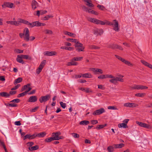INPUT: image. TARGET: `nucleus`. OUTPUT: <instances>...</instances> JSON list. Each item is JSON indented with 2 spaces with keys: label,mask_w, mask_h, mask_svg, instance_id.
<instances>
[{
  "label": "nucleus",
  "mask_w": 152,
  "mask_h": 152,
  "mask_svg": "<svg viewBox=\"0 0 152 152\" xmlns=\"http://www.w3.org/2000/svg\"><path fill=\"white\" fill-rule=\"evenodd\" d=\"M124 106L126 107H136V105L132 103H126L124 104Z\"/></svg>",
  "instance_id": "nucleus-14"
},
{
  "label": "nucleus",
  "mask_w": 152,
  "mask_h": 152,
  "mask_svg": "<svg viewBox=\"0 0 152 152\" xmlns=\"http://www.w3.org/2000/svg\"><path fill=\"white\" fill-rule=\"evenodd\" d=\"M113 21L114 22V28L113 29L115 31H118V21L115 20H113Z\"/></svg>",
  "instance_id": "nucleus-13"
},
{
  "label": "nucleus",
  "mask_w": 152,
  "mask_h": 152,
  "mask_svg": "<svg viewBox=\"0 0 152 152\" xmlns=\"http://www.w3.org/2000/svg\"><path fill=\"white\" fill-rule=\"evenodd\" d=\"M16 93V91H10L9 92V96L10 95H13L15 94Z\"/></svg>",
  "instance_id": "nucleus-54"
},
{
  "label": "nucleus",
  "mask_w": 152,
  "mask_h": 152,
  "mask_svg": "<svg viewBox=\"0 0 152 152\" xmlns=\"http://www.w3.org/2000/svg\"><path fill=\"white\" fill-rule=\"evenodd\" d=\"M140 61L143 65L147 66L149 64L148 63L144 60H141Z\"/></svg>",
  "instance_id": "nucleus-53"
},
{
  "label": "nucleus",
  "mask_w": 152,
  "mask_h": 152,
  "mask_svg": "<svg viewBox=\"0 0 152 152\" xmlns=\"http://www.w3.org/2000/svg\"><path fill=\"white\" fill-rule=\"evenodd\" d=\"M116 47H117V45L114 44H110L107 46L108 48H111L112 49H116Z\"/></svg>",
  "instance_id": "nucleus-34"
},
{
  "label": "nucleus",
  "mask_w": 152,
  "mask_h": 152,
  "mask_svg": "<svg viewBox=\"0 0 152 152\" xmlns=\"http://www.w3.org/2000/svg\"><path fill=\"white\" fill-rule=\"evenodd\" d=\"M37 101V97L36 96H30L28 100V102H35Z\"/></svg>",
  "instance_id": "nucleus-11"
},
{
  "label": "nucleus",
  "mask_w": 152,
  "mask_h": 152,
  "mask_svg": "<svg viewBox=\"0 0 152 152\" xmlns=\"http://www.w3.org/2000/svg\"><path fill=\"white\" fill-rule=\"evenodd\" d=\"M38 6L37 2L35 0H33L31 2V6L32 9L34 10L36 9Z\"/></svg>",
  "instance_id": "nucleus-15"
},
{
  "label": "nucleus",
  "mask_w": 152,
  "mask_h": 152,
  "mask_svg": "<svg viewBox=\"0 0 152 152\" xmlns=\"http://www.w3.org/2000/svg\"><path fill=\"white\" fill-rule=\"evenodd\" d=\"M0 96L2 97H9V94L6 92H2L0 93Z\"/></svg>",
  "instance_id": "nucleus-25"
},
{
  "label": "nucleus",
  "mask_w": 152,
  "mask_h": 152,
  "mask_svg": "<svg viewBox=\"0 0 152 152\" xmlns=\"http://www.w3.org/2000/svg\"><path fill=\"white\" fill-rule=\"evenodd\" d=\"M86 2H87V4L86 5L89 7H94V5L92 4V1L91 0H86Z\"/></svg>",
  "instance_id": "nucleus-21"
},
{
  "label": "nucleus",
  "mask_w": 152,
  "mask_h": 152,
  "mask_svg": "<svg viewBox=\"0 0 152 152\" xmlns=\"http://www.w3.org/2000/svg\"><path fill=\"white\" fill-rule=\"evenodd\" d=\"M20 56V58H22L24 59L31 60V59L32 58L31 57L29 56L28 55H19Z\"/></svg>",
  "instance_id": "nucleus-18"
},
{
  "label": "nucleus",
  "mask_w": 152,
  "mask_h": 152,
  "mask_svg": "<svg viewBox=\"0 0 152 152\" xmlns=\"http://www.w3.org/2000/svg\"><path fill=\"white\" fill-rule=\"evenodd\" d=\"M82 57H75L72 58L71 61H77L81 60L83 58Z\"/></svg>",
  "instance_id": "nucleus-23"
},
{
  "label": "nucleus",
  "mask_w": 152,
  "mask_h": 152,
  "mask_svg": "<svg viewBox=\"0 0 152 152\" xmlns=\"http://www.w3.org/2000/svg\"><path fill=\"white\" fill-rule=\"evenodd\" d=\"M40 23L39 21H36L34 22V27L35 26H41Z\"/></svg>",
  "instance_id": "nucleus-39"
},
{
  "label": "nucleus",
  "mask_w": 152,
  "mask_h": 152,
  "mask_svg": "<svg viewBox=\"0 0 152 152\" xmlns=\"http://www.w3.org/2000/svg\"><path fill=\"white\" fill-rule=\"evenodd\" d=\"M118 127L119 128L123 127L124 128L128 127V126L127 125V124H125L124 123L119 124L118 125Z\"/></svg>",
  "instance_id": "nucleus-29"
},
{
  "label": "nucleus",
  "mask_w": 152,
  "mask_h": 152,
  "mask_svg": "<svg viewBox=\"0 0 152 152\" xmlns=\"http://www.w3.org/2000/svg\"><path fill=\"white\" fill-rule=\"evenodd\" d=\"M94 35L98 36V35H101L103 32V30L101 29H99L98 28H96L94 30Z\"/></svg>",
  "instance_id": "nucleus-8"
},
{
  "label": "nucleus",
  "mask_w": 152,
  "mask_h": 152,
  "mask_svg": "<svg viewBox=\"0 0 152 152\" xmlns=\"http://www.w3.org/2000/svg\"><path fill=\"white\" fill-rule=\"evenodd\" d=\"M15 51L17 53H23V50L18 49H15Z\"/></svg>",
  "instance_id": "nucleus-51"
},
{
  "label": "nucleus",
  "mask_w": 152,
  "mask_h": 152,
  "mask_svg": "<svg viewBox=\"0 0 152 152\" xmlns=\"http://www.w3.org/2000/svg\"><path fill=\"white\" fill-rule=\"evenodd\" d=\"M81 75L82 77H84L91 78L92 77V75L90 73H85Z\"/></svg>",
  "instance_id": "nucleus-26"
},
{
  "label": "nucleus",
  "mask_w": 152,
  "mask_h": 152,
  "mask_svg": "<svg viewBox=\"0 0 152 152\" xmlns=\"http://www.w3.org/2000/svg\"><path fill=\"white\" fill-rule=\"evenodd\" d=\"M45 60H44L40 64L39 66L38 67L39 68H40V69L42 70L43 68L44 67L45 65Z\"/></svg>",
  "instance_id": "nucleus-28"
},
{
  "label": "nucleus",
  "mask_w": 152,
  "mask_h": 152,
  "mask_svg": "<svg viewBox=\"0 0 152 152\" xmlns=\"http://www.w3.org/2000/svg\"><path fill=\"white\" fill-rule=\"evenodd\" d=\"M145 93H138L135 94V96L140 97H143L145 95Z\"/></svg>",
  "instance_id": "nucleus-37"
},
{
  "label": "nucleus",
  "mask_w": 152,
  "mask_h": 152,
  "mask_svg": "<svg viewBox=\"0 0 152 152\" xmlns=\"http://www.w3.org/2000/svg\"><path fill=\"white\" fill-rule=\"evenodd\" d=\"M75 46L76 48V50L80 51H83L84 49V47L83 46V44L77 41L76 42H75Z\"/></svg>",
  "instance_id": "nucleus-2"
},
{
  "label": "nucleus",
  "mask_w": 152,
  "mask_h": 152,
  "mask_svg": "<svg viewBox=\"0 0 152 152\" xmlns=\"http://www.w3.org/2000/svg\"><path fill=\"white\" fill-rule=\"evenodd\" d=\"M72 135L75 138H78L80 137L79 134L76 133H72Z\"/></svg>",
  "instance_id": "nucleus-47"
},
{
  "label": "nucleus",
  "mask_w": 152,
  "mask_h": 152,
  "mask_svg": "<svg viewBox=\"0 0 152 152\" xmlns=\"http://www.w3.org/2000/svg\"><path fill=\"white\" fill-rule=\"evenodd\" d=\"M88 21L96 23L97 24H101L102 25H104L106 24L107 23L104 22L102 21L98 20L96 18H89L88 19ZM108 25L110 26H112L114 25L113 23L112 22H108L107 23Z\"/></svg>",
  "instance_id": "nucleus-1"
},
{
  "label": "nucleus",
  "mask_w": 152,
  "mask_h": 152,
  "mask_svg": "<svg viewBox=\"0 0 152 152\" xmlns=\"http://www.w3.org/2000/svg\"><path fill=\"white\" fill-rule=\"evenodd\" d=\"M65 34L66 35H69L71 37H75V34H74L72 33L69 32L67 31H66L65 32Z\"/></svg>",
  "instance_id": "nucleus-32"
},
{
  "label": "nucleus",
  "mask_w": 152,
  "mask_h": 152,
  "mask_svg": "<svg viewBox=\"0 0 152 152\" xmlns=\"http://www.w3.org/2000/svg\"><path fill=\"white\" fill-rule=\"evenodd\" d=\"M60 134L58 132L53 133H52V137L54 140H58L61 139L60 137H59Z\"/></svg>",
  "instance_id": "nucleus-10"
},
{
  "label": "nucleus",
  "mask_w": 152,
  "mask_h": 152,
  "mask_svg": "<svg viewBox=\"0 0 152 152\" xmlns=\"http://www.w3.org/2000/svg\"><path fill=\"white\" fill-rule=\"evenodd\" d=\"M79 89L83 91H84L87 93L91 92H92V91L88 88H79Z\"/></svg>",
  "instance_id": "nucleus-17"
},
{
  "label": "nucleus",
  "mask_w": 152,
  "mask_h": 152,
  "mask_svg": "<svg viewBox=\"0 0 152 152\" xmlns=\"http://www.w3.org/2000/svg\"><path fill=\"white\" fill-rule=\"evenodd\" d=\"M20 102V100L18 99H16L12 100L10 102H13L14 103H18Z\"/></svg>",
  "instance_id": "nucleus-42"
},
{
  "label": "nucleus",
  "mask_w": 152,
  "mask_h": 152,
  "mask_svg": "<svg viewBox=\"0 0 152 152\" xmlns=\"http://www.w3.org/2000/svg\"><path fill=\"white\" fill-rule=\"evenodd\" d=\"M113 148L112 146H110L107 147V149L109 152H113L114 151Z\"/></svg>",
  "instance_id": "nucleus-44"
},
{
  "label": "nucleus",
  "mask_w": 152,
  "mask_h": 152,
  "mask_svg": "<svg viewBox=\"0 0 152 152\" xmlns=\"http://www.w3.org/2000/svg\"><path fill=\"white\" fill-rule=\"evenodd\" d=\"M39 148V147L38 145H36L34 146L29 147L28 149L30 151H33L37 150Z\"/></svg>",
  "instance_id": "nucleus-19"
},
{
  "label": "nucleus",
  "mask_w": 152,
  "mask_h": 152,
  "mask_svg": "<svg viewBox=\"0 0 152 152\" xmlns=\"http://www.w3.org/2000/svg\"><path fill=\"white\" fill-rule=\"evenodd\" d=\"M54 140L53 137H49L46 138L45 140V141L46 142H50L53 140Z\"/></svg>",
  "instance_id": "nucleus-35"
},
{
  "label": "nucleus",
  "mask_w": 152,
  "mask_h": 152,
  "mask_svg": "<svg viewBox=\"0 0 152 152\" xmlns=\"http://www.w3.org/2000/svg\"><path fill=\"white\" fill-rule=\"evenodd\" d=\"M115 77H114L113 78H112V79L109 80V82L114 84H115V83H117Z\"/></svg>",
  "instance_id": "nucleus-45"
},
{
  "label": "nucleus",
  "mask_w": 152,
  "mask_h": 152,
  "mask_svg": "<svg viewBox=\"0 0 152 152\" xmlns=\"http://www.w3.org/2000/svg\"><path fill=\"white\" fill-rule=\"evenodd\" d=\"M20 86V84H17V85L15 86L14 87L11 88V90H15L18 88Z\"/></svg>",
  "instance_id": "nucleus-52"
},
{
  "label": "nucleus",
  "mask_w": 152,
  "mask_h": 152,
  "mask_svg": "<svg viewBox=\"0 0 152 152\" xmlns=\"http://www.w3.org/2000/svg\"><path fill=\"white\" fill-rule=\"evenodd\" d=\"M61 48L62 49H65L69 51H72L73 50V48L71 47H66L62 46L61 47Z\"/></svg>",
  "instance_id": "nucleus-27"
},
{
  "label": "nucleus",
  "mask_w": 152,
  "mask_h": 152,
  "mask_svg": "<svg viewBox=\"0 0 152 152\" xmlns=\"http://www.w3.org/2000/svg\"><path fill=\"white\" fill-rule=\"evenodd\" d=\"M88 48L90 49H98L100 47L94 45H91L88 46Z\"/></svg>",
  "instance_id": "nucleus-24"
},
{
  "label": "nucleus",
  "mask_w": 152,
  "mask_h": 152,
  "mask_svg": "<svg viewBox=\"0 0 152 152\" xmlns=\"http://www.w3.org/2000/svg\"><path fill=\"white\" fill-rule=\"evenodd\" d=\"M78 64L77 62H74V61H71L68 63L67 65L68 66L72 65H77Z\"/></svg>",
  "instance_id": "nucleus-31"
},
{
  "label": "nucleus",
  "mask_w": 152,
  "mask_h": 152,
  "mask_svg": "<svg viewBox=\"0 0 152 152\" xmlns=\"http://www.w3.org/2000/svg\"><path fill=\"white\" fill-rule=\"evenodd\" d=\"M139 89H145L148 88V87L143 86L140 85Z\"/></svg>",
  "instance_id": "nucleus-57"
},
{
  "label": "nucleus",
  "mask_w": 152,
  "mask_h": 152,
  "mask_svg": "<svg viewBox=\"0 0 152 152\" xmlns=\"http://www.w3.org/2000/svg\"><path fill=\"white\" fill-rule=\"evenodd\" d=\"M115 78L116 79V82H117V81H120L121 82H124V79L123 78H121L119 77H115Z\"/></svg>",
  "instance_id": "nucleus-46"
},
{
  "label": "nucleus",
  "mask_w": 152,
  "mask_h": 152,
  "mask_svg": "<svg viewBox=\"0 0 152 152\" xmlns=\"http://www.w3.org/2000/svg\"><path fill=\"white\" fill-rule=\"evenodd\" d=\"M27 25H28L30 27H34V22H32V23H30L28 21V24H27Z\"/></svg>",
  "instance_id": "nucleus-55"
},
{
  "label": "nucleus",
  "mask_w": 152,
  "mask_h": 152,
  "mask_svg": "<svg viewBox=\"0 0 152 152\" xmlns=\"http://www.w3.org/2000/svg\"><path fill=\"white\" fill-rule=\"evenodd\" d=\"M140 85H136L132 87V88L133 89H139Z\"/></svg>",
  "instance_id": "nucleus-56"
},
{
  "label": "nucleus",
  "mask_w": 152,
  "mask_h": 152,
  "mask_svg": "<svg viewBox=\"0 0 152 152\" xmlns=\"http://www.w3.org/2000/svg\"><path fill=\"white\" fill-rule=\"evenodd\" d=\"M27 94L26 92L25 91L24 92H23L22 93H21L20 94H18L17 96V97L18 98H20L21 97L23 96L26 95Z\"/></svg>",
  "instance_id": "nucleus-38"
},
{
  "label": "nucleus",
  "mask_w": 152,
  "mask_h": 152,
  "mask_svg": "<svg viewBox=\"0 0 152 152\" xmlns=\"http://www.w3.org/2000/svg\"><path fill=\"white\" fill-rule=\"evenodd\" d=\"M20 19H18V21H14L13 25L16 26H18L20 24Z\"/></svg>",
  "instance_id": "nucleus-40"
},
{
  "label": "nucleus",
  "mask_w": 152,
  "mask_h": 152,
  "mask_svg": "<svg viewBox=\"0 0 152 152\" xmlns=\"http://www.w3.org/2000/svg\"><path fill=\"white\" fill-rule=\"evenodd\" d=\"M61 107L63 109H64L66 107V104L63 103L62 102H59Z\"/></svg>",
  "instance_id": "nucleus-41"
},
{
  "label": "nucleus",
  "mask_w": 152,
  "mask_h": 152,
  "mask_svg": "<svg viewBox=\"0 0 152 152\" xmlns=\"http://www.w3.org/2000/svg\"><path fill=\"white\" fill-rule=\"evenodd\" d=\"M28 39L29 40H26V41H28L29 40L32 41L34 40L35 39V37H34L33 36H31L30 37H29V36L28 37Z\"/></svg>",
  "instance_id": "nucleus-61"
},
{
  "label": "nucleus",
  "mask_w": 152,
  "mask_h": 152,
  "mask_svg": "<svg viewBox=\"0 0 152 152\" xmlns=\"http://www.w3.org/2000/svg\"><path fill=\"white\" fill-rule=\"evenodd\" d=\"M10 106L12 107H16L18 106V105L17 104H15L12 103H10Z\"/></svg>",
  "instance_id": "nucleus-64"
},
{
  "label": "nucleus",
  "mask_w": 152,
  "mask_h": 152,
  "mask_svg": "<svg viewBox=\"0 0 152 152\" xmlns=\"http://www.w3.org/2000/svg\"><path fill=\"white\" fill-rule=\"evenodd\" d=\"M105 112V110L103 108L96 110L93 113V115H100Z\"/></svg>",
  "instance_id": "nucleus-6"
},
{
  "label": "nucleus",
  "mask_w": 152,
  "mask_h": 152,
  "mask_svg": "<svg viewBox=\"0 0 152 152\" xmlns=\"http://www.w3.org/2000/svg\"><path fill=\"white\" fill-rule=\"evenodd\" d=\"M107 125L106 124L103 125H97L96 128L98 129H100L105 127Z\"/></svg>",
  "instance_id": "nucleus-36"
},
{
  "label": "nucleus",
  "mask_w": 152,
  "mask_h": 152,
  "mask_svg": "<svg viewBox=\"0 0 152 152\" xmlns=\"http://www.w3.org/2000/svg\"><path fill=\"white\" fill-rule=\"evenodd\" d=\"M136 123L140 126L145 128L151 129L152 127L149 124L139 121H136Z\"/></svg>",
  "instance_id": "nucleus-4"
},
{
  "label": "nucleus",
  "mask_w": 152,
  "mask_h": 152,
  "mask_svg": "<svg viewBox=\"0 0 152 152\" xmlns=\"http://www.w3.org/2000/svg\"><path fill=\"white\" fill-rule=\"evenodd\" d=\"M53 16H52L50 15H48L46 16H45L43 19L44 20H48L49 18L53 17Z\"/></svg>",
  "instance_id": "nucleus-49"
},
{
  "label": "nucleus",
  "mask_w": 152,
  "mask_h": 152,
  "mask_svg": "<svg viewBox=\"0 0 152 152\" xmlns=\"http://www.w3.org/2000/svg\"><path fill=\"white\" fill-rule=\"evenodd\" d=\"M124 145L123 143L115 144L113 145L114 148H121L124 146Z\"/></svg>",
  "instance_id": "nucleus-22"
},
{
  "label": "nucleus",
  "mask_w": 152,
  "mask_h": 152,
  "mask_svg": "<svg viewBox=\"0 0 152 152\" xmlns=\"http://www.w3.org/2000/svg\"><path fill=\"white\" fill-rule=\"evenodd\" d=\"M22 80V78L21 77H18L15 80L14 82V84H16L19 83L21 82Z\"/></svg>",
  "instance_id": "nucleus-30"
},
{
  "label": "nucleus",
  "mask_w": 152,
  "mask_h": 152,
  "mask_svg": "<svg viewBox=\"0 0 152 152\" xmlns=\"http://www.w3.org/2000/svg\"><path fill=\"white\" fill-rule=\"evenodd\" d=\"M13 5V4L12 3L6 2L4 3V4L2 5V7L3 8H5L6 7L12 8Z\"/></svg>",
  "instance_id": "nucleus-7"
},
{
  "label": "nucleus",
  "mask_w": 152,
  "mask_h": 152,
  "mask_svg": "<svg viewBox=\"0 0 152 152\" xmlns=\"http://www.w3.org/2000/svg\"><path fill=\"white\" fill-rule=\"evenodd\" d=\"M97 7L99 9L102 10H103L105 8L104 6L99 5H97Z\"/></svg>",
  "instance_id": "nucleus-58"
},
{
  "label": "nucleus",
  "mask_w": 152,
  "mask_h": 152,
  "mask_svg": "<svg viewBox=\"0 0 152 152\" xmlns=\"http://www.w3.org/2000/svg\"><path fill=\"white\" fill-rule=\"evenodd\" d=\"M44 32L46 34H53V32L52 31L47 29L45 30L44 31Z\"/></svg>",
  "instance_id": "nucleus-43"
},
{
  "label": "nucleus",
  "mask_w": 152,
  "mask_h": 152,
  "mask_svg": "<svg viewBox=\"0 0 152 152\" xmlns=\"http://www.w3.org/2000/svg\"><path fill=\"white\" fill-rule=\"evenodd\" d=\"M108 109L109 110H116L117 109L116 107H115L114 106H108Z\"/></svg>",
  "instance_id": "nucleus-60"
},
{
  "label": "nucleus",
  "mask_w": 152,
  "mask_h": 152,
  "mask_svg": "<svg viewBox=\"0 0 152 152\" xmlns=\"http://www.w3.org/2000/svg\"><path fill=\"white\" fill-rule=\"evenodd\" d=\"M20 55L17 56V57L16 59V61L19 63H21L22 64H24V61L22 59V58H20Z\"/></svg>",
  "instance_id": "nucleus-20"
},
{
  "label": "nucleus",
  "mask_w": 152,
  "mask_h": 152,
  "mask_svg": "<svg viewBox=\"0 0 152 152\" xmlns=\"http://www.w3.org/2000/svg\"><path fill=\"white\" fill-rule=\"evenodd\" d=\"M35 137V134H34L32 135H31L30 134H28L25 136L23 138V139L24 140L27 139L31 140L34 139Z\"/></svg>",
  "instance_id": "nucleus-9"
},
{
  "label": "nucleus",
  "mask_w": 152,
  "mask_h": 152,
  "mask_svg": "<svg viewBox=\"0 0 152 152\" xmlns=\"http://www.w3.org/2000/svg\"><path fill=\"white\" fill-rule=\"evenodd\" d=\"M50 98V95L48 94L46 96H41L39 99V101L41 103L45 102L48 100Z\"/></svg>",
  "instance_id": "nucleus-3"
},
{
  "label": "nucleus",
  "mask_w": 152,
  "mask_h": 152,
  "mask_svg": "<svg viewBox=\"0 0 152 152\" xmlns=\"http://www.w3.org/2000/svg\"><path fill=\"white\" fill-rule=\"evenodd\" d=\"M67 40L68 41H69L70 42H77V39H73L71 38H68L67 39Z\"/></svg>",
  "instance_id": "nucleus-50"
},
{
  "label": "nucleus",
  "mask_w": 152,
  "mask_h": 152,
  "mask_svg": "<svg viewBox=\"0 0 152 152\" xmlns=\"http://www.w3.org/2000/svg\"><path fill=\"white\" fill-rule=\"evenodd\" d=\"M98 88L99 89L104 90V88L102 85H98Z\"/></svg>",
  "instance_id": "nucleus-63"
},
{
  "label": "nucleus",
  "mask_w": 152,
  "mask_h": 152,
  "mask_svg": "<svg viewBox=\"0 0 152 152\" xmlns=\"http://www.w3.org/2000/svg\"><path fill=\"white\" fill-rule=\"evenodd\" d=\"M46 134V133L45 132H43L38 134H35V136L36 137H44Z\"/></svg>",
  "instance_id": "nucleus-16"
},
{
  "label": "nucleus",
  "mask_w": 152,
  "mask_h": 152,
  "mask_svg": "<svg viewBox=\"0 0 152 152\" xmlns=\"http://www.w3.org/2000/svg\"><path fill=\"white\" fill-rule=\"evenodd\" d=\"M89 122L88 121L84 120L80 122V124L82 125H86L88 124Z\"/></svg>",
  "instance_id": "nucleus-33"
},
{
  "label": "nucleus",
  "mask_w": 152,
  "mask_h": 152,
  "mask_svg": "<svg viewBox=\"0 0 152 152\" xmlns=\"http://www.w3.org/2000/svg\"><path fill=\"white\" fill-rule=\"evenodd\" d=\"M56 52L55 51H45L44 52V55L48 56H52L56 54Z\"/></svg>",
  "instance_id": "nucleus-12"
},
{
  "label": "nucleus",
  "mask_w": 152,
  "mask_h": 152,
  "mask_svg": "<svg viewBox=\"0 0 152 152\" xmlns=\"http://www.w3.org/2000/svg\"><path fill=\"white\" fill-rule=\"evenodd\" d=\"M15 125L17 126H20L21 124L20 123V121H16L15 122Z\"/></svg>",
  "instance_id": "nucleus-62"
},
{
  "label": "nucleus",
  "mask_w": 152,
  "mask_h": 152,
  "mask_svg": "<svg viewBox=\"0 0 152 152\" xmlns=\"http://www.w3.org/2000/svg\"><path fill=\"white\" fill-rule=\"evenodd\" d=\"M20 23H23L26 24H27L28 22V21H27L26 20L22 19H20Z\"/></svg>",
  "instance_id": "nucleus-48"
},
{
  "label": "nucleus",
  "mask_w": 152,
  "mask_h": 152,
  "mask_svg": "<svg viewBox=\"0 0 152 152\" xmlns=\"http://www.w3.org/2000/svg\"><path fill=\"white\" fill-rule=\"evenodd\" d=\"M38 108V107H36L34 108L31 110L30 111L33 112H35Z\"/></svg>",
  "instance_id": "nucleus-59"
},
{
  "label": "nucleus",
  "mask_w": 152,
  "mask_h": 152,
  "mask_svg": "<svg viewBox=\"0 0 152 152\" xmlns=\"http://www.w3.org/2000/svg\"><path fill=\"white\" fill-rule=\"evenodd\" d=\"M24 36V40H28L29 39L28 37L29 36V31L28 28H25L23 30V33Z\"/></svg>",
  "instance_id": "nucleus-5"
}]
</instances>
